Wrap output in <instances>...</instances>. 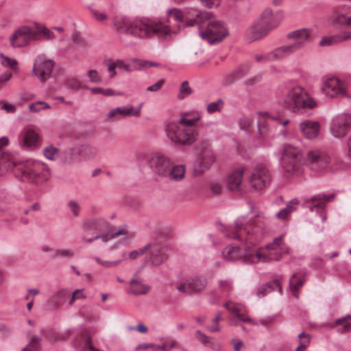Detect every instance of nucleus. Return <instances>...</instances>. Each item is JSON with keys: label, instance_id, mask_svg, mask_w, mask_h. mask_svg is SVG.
Returning a JSON list of instances; mask_svg holds the SVG:
<instances>
[{"label": "nucleus", "instance_id": "1", "mask_svg": "<svg viewBox=\"0 0 351 351\" xmlns=\"http://www.w3.org/2000/svg\"><path fill=\"white\" fill-rule=\"evenodd\" d=\"M267 221L264 214L258 212L255 218L247 223L238 219L234 227L228 228L227 237L239 240L241 245H227L222 251L223 258L230 261H241L254 264L279 261L283 254H289V248L283 241V236L274 239L273 242L263 247H256L265 233Z\"/></svg>", "mask_w": 351, "mask_h": 351}, {"label": "nucleus", "instance_id": "2", "mask_svg": "<svg viewBox=\"0 0 351 351\" xmlns=\"http://www.w3.org/2000/svg\"><path fill=\"white\" fill-rule=\"evenodd\" d=\"M170 19L181 23L184 26L183 11L173 8L168 11V24L149 19L131 21L125 16H117L114 19V27L118 33L147 39L155 35L167 36L176 34L177 29L170 26Z\"/></svg>", "mask_w": 351, "mask_h": 351}, {"label": "nucleus", "instance_id": "3", "mask_svg": "<svg viewBox=\"0 0 351 351\" xmlns=\"http://www.w3.org/2000/svg\"><path fill=\"white\" fill-rule=\"evenodd\" d=\"M1 162L4 169H12L14 176L24 182L39 184L47 181L51 177V171L48 165L43 161L29 160L17 162L12 160L8 154L2 156Z\"/></svg>", "mask_w": 351, "mask_h": 351}, {"label": "nucleus", "instance_id": "4", "mask_svg": "<svg viewBox=\"0 0 351 351\" xmlns=\"http://www.w3.org/2000/svg\"><path fill=\"white\" fill-rule=\"evenodd\" d=\"M200 119L201 116L197 112L193 118L189 117V114H185L179 121L169 123L165 130L168 138L175 144L191 145L198 134L196 123Z\"/></svg>", "mask_w": 351, "mask_h": 351}, {"label": "nucleus", "instance_id": "5", "mask_svg": "<svg viewBox=\"0 0 351 351\" xmlns=\"http://www.w3.org/2000/svg\"><path fill=\"white\" fill-rule=\"evenodd\" d=\"M284 107L296 114H304L317 106V101L302 86L287 88L283 97Z\"/></svg>", "mask_w": 351, "mask_h": 351}, {"label": "nucleus", "instance_id": "6", "mask_svg": "<svg viewBox=\"0 0 351 351\" xmlns=\"http://www.w3.org/2000/svg\"><path fill=\"white\" fill-rule=\"evenodd\" d=\"M312 32L310 29L302 28L289 32L287 35L289 40H295L294 43L278 47L267 53V58L271 61L282 60L300 50L309 40Z\"/></svg>", "mask_w": 351, "mask_h": 351}, {"label": "nucleus", "instance_id": "7", "mask_svg": "<svg viewBox=\"0 0 351 351\" xmlns=\"http://www.w3.org/2000/svg\"><path fill=\"white\" fill-rule=\"evenodd\" d=\"M206 27L203 25L199 27V34L202 39L210 44H218L222 42L229 35L226 24L219 20L213 19V14L209 19L206 20Z\"/></svg>", "mask_w": 351, "mask_h": 351}, {"label": "nucleus", "instance_id": "8", "mask_svg": "<svg viewBox=\"0 0 351 351\" xmlns=\"http://www.w3.org/2000/svg\"><path fill=\"white\" fill-rule=\"evenodd\" d=\"M272 176L269 169L265 165H257L247 173V183L256 191H262L271 183Z\"/></svg>", "mask_w": 351, "mask_h": 351}, {"label": "nucleus", "instance_id": "9", "mask_svg": "<svg viewBox=\"0 0 351 351\" xmlns=\"http://www.w3.org/2000/svg\"><path fill=\"white\" fill-rule=\"evenodd\" d=\"M147 251V247H143L138 250L130 252L129 254L125 250L118 251L112 253V259H105L99 256H94L93 259L99 266L104 269H114L118 267L128 257L130 260H135L143 256Z\"/></svg>", "mask_w": 351, "mask_h": 351}, {"label": "nucleus", "instance_id": "10", "mask_svg": "<svg viewBox=\"0 0 351 351\" xmlns=\"http://www.w3.org/2000/svg\"><path fill=\"white\" fill-rule=\"evenodd\" d=\"M215 158L208 141H202L197 147V158L195 162V171L202 174L210 169Z\"/></svg>", "mask_w": 351, "mask_h": 351}, {"label": "nucleus", "instance_id": "11", "mask_svg": "<svg viewBox=\"0 0 351 351\" xmlns=\"http://www.w3.org/2000/svg\"><path fill=\"white\" fill-rule=\"evenodd\" d=\"M135 237V232L132 231L126 225L121 226L112 231L103 234L96 233L95 236L88 238L85 236L82 237V241L87 243H92L94 241L100 239L103 243H108L110 241L120 238L123 242L130 241Z\"/></svg>", "mask_w": 351, "mask_h": 351}, {"label": "nucleus", "instance_id": "12", "mask_svg": "<svg viewBox=\"0 0 351 351\" xmlns=\"http://www.w3.org/2000/svg\"><path fill=\"white\" fill-rule=\"evenodd\" d=\"M302 164V154L300 150L291 145H285L281 158V166L288 172H296L299 171Z\"/></svg>", "mask_w": 351, "mask_h": 351}, {"label": "nucleus", "instance_id": "13", "mask_svg": "<svg viewBox=\"0 0 351 351\" xmlns=\"http://www.w3.org/2000/svg\"><path fill=\"white\" fill-rule=\"evenodd\" d=\"M348 85L346 82L338 77H326L323 80L322 92L328 97L335 98L348 97Z\"/></svg>", "mask_w": 351, "mask_h": 351}, {"label": "nucleus", "instance_id": "14", "mask_svg": "<svg viewBox=\"0 0 351 351\" xmlns=\"http://www.w3.org/2000/svg\"><path fill=\"white\" fill-rule=\"evenodd\" d=\"M32 41H36L34 27L28 25L19 27L10 37V44L14 48L27 47Z\"/></svg>", "mask_w": 351, "mask_h": 351}, {"label": "nucleus", "instance_id": "15", "mask_svg": "<svg viewBox=\"0 0 351 351\" xmlns=\"http://www.w3.org/2000/svg\"><path fill=\"white\" fill-rule=\"evenodd\" d=\"M54 65L53 60L47 58L44 55H38L34 59L32 73L44 83L51 77Z\"/></svg>", "mask_w": 351, "mask_h": 351}, {"label": "nucleus", "instance_id": "16", "mask_svg": "<svg viewBox=\"0 0 351 351\" xmlns=\"http://www.w3.org/2000/svg\"><path fill=\"white\" fill-rule=\"evenodd\" d=\"M208 285L206 276H198L188 278L179 283L176 289L181 293L188 295L197 294L204 291Z\"/></svg>", "mask_w": 351, "mask_h": 351}, {"label": "nucleus", "instance_id": "17", "mask_svg": "<svg viewBox=\"0 0 351 351\" xmlns=\"http://www.w3.org/2000/svg\"><path fill=\"white\" fill-rule=\"evenodd\" d=\"M351 127V115L341 114L335 117L330 123V132L335 138H343L347 135Z\"/></svg>", "mask_w": 351, "mask_h": 351}, {"label": "nucleus", "instance_id": "18", "mask_svg": "<svg viewBox=\"0 0 351 351\" xmlns=\"http://www.w3.org/2000/svg\"><path fill=\"white\" fill-rule=\"evenodd\" d=\"M210 17L211 12H201L194 8L186 9L183 11L184 26L192 27L198 25L200 27Z\"/></svg>", "mask_w": 351, "mask_h": 351}, {"label": "nucleus", "instance_id": "19", "mask_svg": "<svg viewBox=\"0 0 351 351\" xmlns=\"http://www.w3.org/2000/svg\"><path fill=\"white\" fill-rule=\"evenodd\" d=\"M170 159L166 156L156 153L149 159V164L152 171L158 176L166 177L171 165Z\"/></svg>", "mask_w": 351, "mask_h": 351}, {"label": "nucleus", "instance_id": "20", "mask_svg": "<svg viewBox=\"0 0 351 351\" xmlns=\"http://www.w3.org/2000/svg\"><path fill=\"white\" fill-rule=\"evenodd\" d=\"M19 141L24 148L36 149L40 145L41 139L38 132L33 128H25L19 136Z\"/></svg>", "mask_w": 351, "mask_h": 351}, {"label": "nucleus", "instance_id": "21", "mask_svg": "<svg viewBox=\"0 0 351 351\" xmlns=\"http://www.w3.org/2000/svg\"><path fill=\"white\" fill-rule=\"evenodd\" d=\"M143 104L138 107L124 106L116 107L112 108L107 114L106 117L109 120L117 121L122 117H139L141 115V108Z\"/></svg>", "mask_w": 351, "mask_h": 351}, {"label": "nucleus", "instance_id": "22", "mask_svg": "<svg viewBox=\"0 0 351 351\" xmlns=\"http://www.w3.org/2000/svg\"><path fill=\"white\" fill-rule=\"evenodd\" d=\"M245 172V167H239L229 174L227 178V185L230 191L237 192L245 191L247 186L243 182Z\"/></svg>", "mask_w": 351, "mask_h": 351}, {"label": "nucleus", "instance_id": "23", "mask_svg": "<svg viewBox=\"0 0 351 351\" xmlns=\"http://www.w3.org/2000/svg\"><path fill=\"white\" fill-rule=\"evenodd\" d=\"M307 160L313 171H319L325 169L329 162L328 155L319 150H312L308 152Z\"/></svg>", "mask_w": 351, "mask_h": 351}, {"label": "nucleus", "instance_id": "24", "mask_svg": "<svg viewBox=\"0 0 351 351\" xmlns=\"http://www.w3.org/2000/svg\"><path fill=\"white\" fill-rule=\"evenodd\" d=\"M282 10H278L276 12H274L271 8H267L262 11L258 21L271 31L276 28L280 23V21L277 18H282Z\"/></svg>", "mask_w": 351, "mask_h": 351}, {"label": "nucleus", "instance_id": "25", "mask_svg": "<svg viewBox=\"0 0 351 351\" xmlns=\"http://www.w3.org/2000/svg\"><path fill=\"white\" fill-rule=\"evenodd\" d=\"M145 247H147L146 253L148 254L149 260L152 265L158 266L167 259V256L160 243L154 242L146 245Z\"/></svg>", "mask_w": 351, "mask_h": 351}, {"label": "nucleus", "instance_id": "26", "mask_svg": "<svg viewBox=\"0 0 351 351\" xmlns=\"http://www.w3.org/2000/svg\"><path fill=\"white\" fill-rule=\"evenodd\" d=\"M224 306L230 311V313L233 315L234 317L230 319V322L233 324H237L235 319H237L238 320L243 322H251L250 319L246 315V310L245 306L241 304L234 303L233 302L229 301L224 304Z\"/></svg>", "mask_w": 351, "mask_h": 351}, {"label": "nucleus", "instance_id": "27", "mask_svg": "<svg viewBox=\"0 0 351 351\" xmlns=\"http://www.w3.org/2000/svg\"><path fill=\"white\" fill-rule=\"evenodd\" d=\"M271 30L257 21L245 31V37L249 42H252L266 36Z\"/></svg>", "mask_w": 351, "mask_h": 351}, {"label": "nucleus", "instance_id": "28", "mask_svg": "<svg viewBox=\"0 0 351 351\" xmlns=\"http://www.w3.org/2000/svg\"><path fill=\"white\" fill-rule=\"evenodd\" d=\"M320 123L318 121L305 120L299 125L302 135L307 139L311 140L317 137L320 130Z\"/></svg>", "mask_w": 351, "mask_h": 351}, {"label": "nucleus", "instance_id": "29", "mask_svg": "<svg viewBox=\"0 0 351 351\" xmlns=\"http://www.w3.org/2000/svg\"><path fill=\"white\" fill-rule=\"evenodd\" d=\"M70 295L71 293L69 289H60L49 298L47 306L51 310H58L63 306Z\"/></svg>", "mask_w": 351, "mask_h": 351}, {"label": "nucleus", "instance_id": "30", "mask_svg": "<svg viewBox=\"0 0 351 351\" xmlns=\"http://www.w3.org/2000/svg\"><path fill=\"white\" fill-rule=\"evenodd\" d=\"M108 226V223L104 217H93L84 220L82 228L85 232H97L105 230Z\"/></svg>", "mask_w": 351, "mask_h": 351}, {"label": "nucleus", "instance_id": "31", "mask_svg": "<svg viewBox=\"0 0 351 351\" xmlns=\"http://www.w3.org/2000/svg\"><path fill=\"white\" fill-rule=\"evenodd\" d=\"M80 154L78 147H73L64 151L60 162L63 165H72L80 161Z\"/></svg>", "mask_w": 351, "mask_h": 351}, {"label": "nucleus", "instance_id": "32", "mask_svg": "<svg viewBox=\"0 0 351 351\" xmlns=\"http://www.w3.org/2000/svg\"><path fill=\"white\" fill-rule=\"evenodd\" d=\"M194 336L195 339L201 343L204 346L209 348L215 351H219L221 345L215 341L212 337L208 336L202 331L197 330L195 332Z\"/></svg>", "mask_w": 351, "mask_h": 351}, {"label": "nucleus", "instance_id": "33", "mask_svg": "<svg viewBox=\"0 0 351 351\" xmlns=\"http://www.w3.org/2000/svg\"><path fill=\"white\" fill-rule=\"evenodd\" d=\"M34 27L36 34V41L51 40L55 38L54 33L45 26L36 23Z\"/></svg>", "mask_w": 351, "mask_h": 351}, {"label": "nucleus", "instance_id": "34", "mask_svg": "<svg viewBox=\"0 0 351 351\" xmlns=\"http://www.w3.org/2000/svg\"><path fill=\"white\" fill-rule=\"evenodd\" d=\"M186 168L184 165H173L171 163L168 173L165 178L173 181H180L184 178Z\"/></svg>", "mask_w": 351, "mask_h": 351}, {"label": "nucleus", "instance_id": "35", "mask_svg": "<svg viewBox=\"0 0 351 351\" xmlns=\"http://www.w3.org/2000/svg\"><path fill=\"white\" fill-rule=\"evenodd\" d=\"M282 288L280 282L278 280H274L260 287L257 290V295L260 298L264 297L271 291H278L281 292Z\"/></svg>", "mask_w": 351, "mask_h": 351}, {"label": "nucleus", "instance_id": "36", "mask_svg": "<svg viewBox=\"0 0 351 351\" xmlns=\"http://www.w3.org/2000/svg\"><path fill=\"white\" fill-rule=\"evenodd\" d=\"M60 149L53 144H48L42 149L43 156L50 161L57 160L60 156Z\"/></svg>", "mask_w": 351, "mask_h": 351}, {"label": "nucleus", "instance_id": "37", "mask_svg": "<svg viewBox=\"0 0 351 351\" xmlns=\"http://www.w3.org/2000/svg\"><path fill=\"white\" fill-rule=\"evenodd\" d=\"M333 198V195H320L313 197L311 199L312 205L309 206L311 211L323 210L326 202L330 201Z\"/></svg>", "mask_w": 351, "mask_h": 351}, {"label": "nucleus", "instance_id": "38", "mask_svg": "<svg viewBox=\"0 0 351 351\" xmlns=\"http://www.w3.org/2000/svg\"><path fill=\"white\" fill-rule=\"evenodd\" d=\"M117 69L131 72L137 69V59L125 61L121 59L112 60Z\"/></svg>", "mask_w": 351, "mask_h": 351}, {"label": "nucleus", "instance_id": "39", "mask_svg": "<svg viewBox=\"0 0 351 351\" xmlns=\"http://www.w3.org/2000/svg\"><path fill=\"white\" fill-rule=\"evenodd\" d=\"M304 281V275L302 274H295L289 280L290 289L292 294L295 298H298V291L303 285Z\"/></svg>", "mask_w": 351, "mask_h": 351}, {"label": "nucleus", "instance_id": "40", "mask_svg": "<svg viewBox=\"0 0 351 351\" xmlns=\"http://www.w3.org/2000/svg\"><path fill=\"white\" fill-rule=\"evenodd\" d=\"M78 148L80 156L86 160L93 159L99 154L98 148L92 145H84L78 147Z\"/></svg>", "mask_w": 351, "mask_h": 351}, {"label": "nucleus", "instance_id": "41", "mask_svg": "<svg viewBox=\"0 0 351 351\" xmlns=\"http://www.w3.org/2000/svg\"><path fill=\"white\" fill-rule=\"evenodd\" d=\"M131 292L134 295H145L149 291V287L143 284L141 281L132 279L130 283Z\"/></svg>", "mask_w": 351, "mask_h": 351}, {"label": "nucleus", "instance_id": "42", "mask_svg": "<svg viewBox=\"0 0 351 351\" xmlns=\"http://www.w3.org/2000/svg\"><path fill=\"white\" fill-rule=\"evenodd\" d=\"M0 64L3 67L9 69L14 73H17L19 71L18 61L3 53H0Z\"/></svg>", "mask_w": 351, "mask_h": 351}, {"label": "nucleus", "instance_id": "43", "mask_svg": "<svg viewBox=\"0 0 351 351\" xmlns=\"http://www.w3.org/2000/svg\"><path fill=\"white\" fill-rule=\"evenodd\" d=\"M298 200L294 199L289 202L287 207L281 210L276 214V217L280 219H286L291 215V213L296 209L298 205Z\"/></svg>", "mask_w": 351, "mask_h": 351}, {"label": "nucleus", "instance_id": "44", "mask_svg": "<svg viewBox=\"0 0 351 351\" xmlns=\"http://www.w3.org/2000/svg\"><path fill=\"white\" fill-rule=\"evenodd\" d=\"M335 324L338 327V330L341 332H349L351 330V315L341 319H337L335 321Z\"/></svg>", "mask_w": 351, "mask_h": 351}, {"label": "nucleus", "instance_id": "45", "mask_svg": "<svg viewBox=\"0 0 351 351\" xmlns=\"http://www.w3.org/2000/svg\"><path fill=\"white\" fill-rule=\"evenodd\" d=\"M42 339L38 336H33L29 343L21 351H40Z\"/></svg>", "mask_w": 351, "mask_h": 351}, {"label": "nucleus", "instance_id": "46", "mask_svg": "<svg viewBox=\"0 0 351 351\" xmlns=\"http://www.w3.org/2000/svg\"><path fill=\"white\" fill-rule=\"evenodd\" d=\"M248 69V66L241 65L227 78V83H231L234 80L239 79L247 73Z\"/></svg>", "mask_w": 351, "mask_h": 351}, {"label": "nucleus", "instance_id": "47", "mask_svg": "<svg viewBox=\"0 0 351 351\" xmlns=\"http://www.w3.org/2000/svg\"><path fill=\"white\" fill-rule=\"evenodd\" d=\"M332 22L336 25L351 27V17L343 14L335 13L332 16Z\"/></svg>", "mask_w": 351, "mask_h": 351}, {"label": "nucleus", "instance_id": "48", "mask_svg": "<svg viewBox=\"0 0 351 351\" xmlns=\"http://www.w3.org/2000/svg\"><path fill=\"white\" fill-rule=\"evenodd\" d=\"M298 337L299 346L296 348L295 351H304L310 343V336L305 332H302L299 335Z\"/></svg>", "mask_w": 351, "mask_h": 351}, {"label": "nucleus", "instance_id": "49", "mask_svg": "<svg viewBox=\"0 0 351 351\" xmlns=\"http://www.w3.org/2000/svg\"><path fill=\"white\" fill-rule=\"evenodd\" d=\"M232 289V283L227 280H220L219 282V291L222 296H227Z\"/></svg>", "mask_w": 351, "mask_h": 351}, {"label": "nucleus", "instance_id": "50", "mask_svg": "<svg viewBox=\"0 0 351 351\" xmlns=\"http://www.w3.org/2000/svg\"><path fill=\"white\" fill-rule=\"evenodd\" d=\"M51 106L45 101H36L29 106V110L32 112H38L41 110L50 109Z\"/></svg>", "mask_w": 351, "mask_h": 351}, {"label": "nucleus", "instance_id": "51", "mask_svg": "<svg viewBox=\"0 0 351 351\" xmlns=\"http://www.w3.org/2000/svg\"><path fill=\"white\" fill-rule=\"evenodd\" d=\"M177 345V341L174 339L166 340L162 344L156 345V350L162 351H171Z\"/></svg>", "mask_w": 351, "mask_h": 351}, {"label": "nucleus", "instance_id": "52", "mask_svg": "<svg viewBox=\"0 0 351 351\" xmlns=\"http://www.w3.org/2000/svg\"><path fill=\"white\" fill-rule=\"evenodd\" d=\"M192 93V89L189 86V84L188 81H184L180 87V91L178 94V98L180 99H183L187 96L190 95Z\"/></svg>", "mask_w": 351, "mask_h": 351}, {"label": "nucleus", "instance_id": "53", "mask_svg": "<svg viewBox=\"0 0 351 351\" xmlns=\"http://www.w3.org/2000/svg\"><path fill=\"white\" fill-rule=\"evenodd\" d=\"M64 84L69 89L77 90L82 88V83L77 79L69 77L64 80Z\"/></svg>", "mask_w": 351, "mask_h": 351}, {"label": "nucleus", "instance_id": "54", "mask_svg": "<svg viewBox=\"0 0 351 351\" xmlns=\"http://www.w3.org/2000/svg\"><path fill=\"white\" fill-rule=\"evenodd\" d=\"M223 101L221 99H218L216 101H213L209 103L206 108V111L209 114H213L215 112H219L223 108Z\"/></svg>", "mask_w": 351, "mask_h": 351}, {"label": "nucleus", "instance_id": "55", "mask_svg": "<svg viewBox=\"0 0 351 351\" xmlns=\"http://www.w3.org/2000/svg\"><path fill=\"white\" fill-rule=\"evenodd\" d=\"M67 208L74 217H77L80 216L81 206L77 201L73 199L69 200L67 203Z\"/></svg>", "mask_w": 351, "mask_h": 351}, {"label": "nucleus", "instance_id": "56", "mask_svg": "<svg viewBox=\"0 0 351 351\" xmlns=\"http://www.w3.org/2000/svg\"><path fill=\"white\" fill-rule=\"evenodd\" d=\"M74 251L71 249H58L54 250V257L71 258L74 256Z\"/></svg>", "mask_w": 351, "mask_h": 351}, {"label": "nucleus", "instance_id": "57", "mask_svg": "<svg viewBox=\"0 0 351 351\" xmlns=\"http://www.w3.org/2000/svg\"><path fill=\"white\" fill-rule=\"evenodd\" d=\"M86 76L88 78L89 81L92 83L95 84H100L101 83V77L97 72V71L95 69L89 70L86 73Z\"/></svg>", "mask_w": 351, "mask_h": 351}, {"label": "nucleus", "instance_id": "58", "mask_svg": "<svg viewBox=\"0 0 351 351\" xmlns=\"http://www.w3.org/2000/svg\"><path fill=\"white\" fill-rule=\"evenodd\" d=\"M152 66L160 67L161 64L156 62L145 61L137 59V69H147Z\"/></svg>", "mask_w": 351, "mask_h": 351}, {"label": "nucleus", "instance_id": "59", "mask_svg": "<svg viewBox=\"0 0 351 351\" xmlns=\"http://www.w3.org/2000/svg\"><path fill=\"white\" fill-rule=\"evenodd\" d=\"M86 298V295L84 293L83 289H76L73 292L70 300H69V304L73 305L74 302L77 300L84 299Z\"/></svg>", "mask_w": 351, "mask_h": 351}, {"label": "nucleus", "instance_id": "60", "mask_svg": "<svg viewBox=\"0 0 351 351\" xmlns=\"http://www.w3.org/2000/svg\"><path fill=\"white\" fill-rule=\"evenodd\" d=\"M221 319V314H218L213 320L212 324L208 327V330L211 332L221 331L219 326V322Z\"/></svg>", "mask_w": 351, "mask_h": 351}, {"label": "nucleus", "instance_id": "61", "mask_svg": "<svg viewBox=\"0 0 351 351\" xmlns=\"http://www.w3.org/2000/svg\"><path fill=\"white\" fill-rule=\"evenodd\" d=\"M234 351H244L245 346L244 343L239 339H232L230 341Z\"/></svg>", "mask_w": 351, "mask_h": 351}, {"label": "nucleus", "instance_id": "62", "mask_svg": "<svg viewBox=\"0 0 351 351\" xmlns=\"http://www.w3.org/2000/svg\"><path fill=\"white\" fill-rule=\"evenodd\" d=\"M338 43L336 35L329 36V37H324L319 42L320 46H329L332 45H335Z\"/></svg>", "mask_w": 351, "mask_h": 351}, {"label": "nucleus", "instance_id": "63", "mask_svg": "<svg viewBox=\"0 0 351 351\" xmlns=\"http://www.w3.org/2000/svg\"><path fill=\"white\" fill-rule=\"evenodd\" d=\"M12 77V73L10 71H5L0 75V90L3 88L5 84Z\"/></svg>", "mask_w": 351, "mask_h": 351}, {"label": "nucleus", "instance_id": "64", "mask_svg": "<svg viewBox=\"0 0 351 351\" xmlns=\"http://www.w3.org/2000/svg\"><path fill=\"white\" fill-rule=\"evenodd\" d=\"M338 43L351 40V31L343 32L336 35Z\"/></svg>", "mask_w": 351, "mask_h": 351}]
</instances>
